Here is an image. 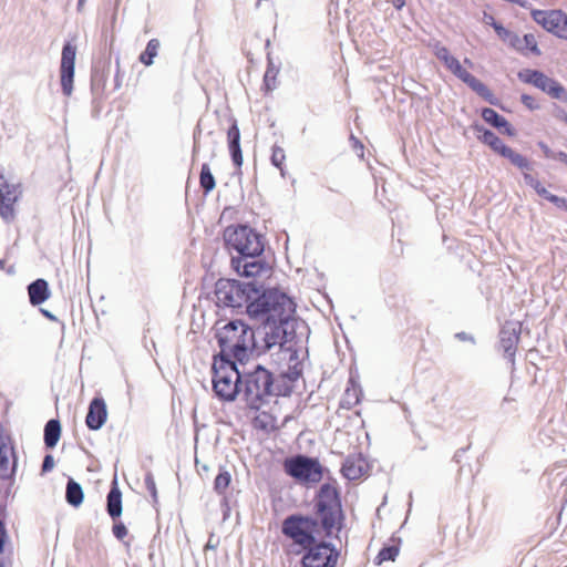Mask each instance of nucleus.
<instances>
[{"label": "nucleus", "mask_w": 567, "mask_h": 567, "mask_svg": "<svg viewBox=\"0 0 567 567\" xmlns=\"http://www.w3.org/2000/svg\"><path fill=\"white\" fill-rule=\"evenodd\" d=\"M295 312V303L275 287L261 288L250 293V354L260 355L277 344L286 342V326Z\"/></svg>", "instance_id": "obj_1"}, {"label": "nucleus", "mask_w": 567, "mask_h": 567, "mask_svg": "<svg viewBox=\"0 0 567 567\" xmlns=\"http://www.w3.org/2000/svg\"><path fill=\"white\" fill-rule=\"evenodd\" d=\"M564 122L567 123V114H566V117H565Z\"/></svg>", "instance_id": "obj_64"}, {"label": "nucleus", "mask_w": 567, "mask_h": 567, "mask_svg": "<svg viewBox=\"0 0 567 567\" xmlns=\"http://www.w3.org/2000/svg\"><path fill=\"white\" fill-rule=\"evenodd\" d=\"M284 471L300 484L315 485L323 478L324 467L318 458L297 454L284 461Z\"/></svg>", "instance_id": "obj_6"}, {"label": "nucleus", "mask_w": 567, "mask_h": 567, "mask_svg": "<svg viewBox=\"0 0 567 567\" xmlns=\"http://www.w3.org/2000/svg\"><path fill=\"white\" fill-rule=\"evenodd\" d=\"M523 45H524V53L523 54H526V51H529V52H532L535 55H539L540 54V50L538 48L536 37L533 33H526L523 37Z\"/></svg>", "instance_id": "obj_37"}, {"label": "nucleus", "mask_w": 567, "mask_h": 567, "mask_svg": "<svg viewBox=\"0 0 567 567\" xmlns=\"http://www.w3.org/2000/svg\"><path fill=\"white\" fill-rule=\"evenodd\" d=\"M29 301L32 306H40L50 298L49 284L43 278H38L28 285Z\"/></svg>", "instance_id": "obj_20"}, {"label": "nucleus", "mask_w": 567, "mask_h": 567, "mask_svg": "<svg viewBox=\"0 0 567 567\" xmlns=\"http://www.w3.org/2000/svg\"><path fill=\"white\" fill-rule=\"evenodd\" d=\"M61 436V423L58 419L49 420L44 425V445L47 449H54Z\"/></svg>", "instance_id": "obj_26"}, {"label": "nucleus", "mask_w": 567, "mask_h": 567, "mask_svg": "<svg viewBox=\"0 0 567 567\" xmlns=\"http://www.w3.org/2000/svg\"><path fill=\"white\" fill-rule=\"evenodd\" d=\"M482 117L483 120L492 125L493 127L499 130L502 133L513 136L515 134L514 128L512 125L507 122L505 117L499 115L495 110L485 107L482 110Z\"/></svg>", "instance_id": "obj_22"}, {"label": "nucleus", "mask_w": 567, "mask_h": 567, "mask_svg": "<svg viewBox=\"0 0 567 567\" xmlns=\"http://www.w3.org/2000/svg\"><path fill=\"white\" fill-rule=\"evenodd\" d=\"M54 467V457L51 454H47L43 457L41 471L42 473L51 472Z\"/></svg>", "instance_id": "obj_46"}, {"label": "nucleus", "mask_w": 567, "mask_h": 567, "mask_svg": "<svg viewBox=\"0 0 567 567\" xmlns=\"http://www.w3.org/2000/svg\"><path fill=\"white\" fill-rule=\"evenodd\" d=\"M237 360L213 359V389L224 401H234L239 392L248 401V373L238 369Z\"/></svg>", "instance_id": "obj_2"}, {"label": "nucleus", "mask_w": 567, "mask_h": 567, "mask_svg": "<svg viewBox=\"0 0 567 567\" xmlns=\"http://www.w3.org/2000/svg\"><path fill=\"white\" fill-rule=\"evenodd\" d=\"M274 379L271 373L257 365L254 371L250 372V409H259V403L265 396H268L272 392Z\"/></svg>", "instance_id": "obj_11"}, {"label": "nucleus", "mask_w": 567, "mask_h": 567, "mask_svg": "<svg viewBox=\"0 0 567 567\" xmlns=\"http://www.w3.org/2000/svg\"><path fill=\"white\" fill-rule=\"evenodd\" d=\"M144 483H145L146 489L150 492V494L153 498V502L157 503L156 484H155L153 473L151 471L146 472L145 477H144Z\"/></svg>", "instance_id": "obj_39"}, {"label": "nucleus", "mask_w": 567, "mask_h": 567, "mask_svg": "<svg viewBox=\"0 0 567 567\" xmlns=\"http://www.w3.org/2000/svg\"><path fill=\"white\" fill-rule=\"evenodd\" d=\"M225 250L230 256V267L248 278V224H230L223 230Z\"/></svg>", "instance_id": "obj_4"}, {"label": "nucleus", "mask_w": 567, "mask_h": 567, "mask_svg": "<svg viewBox=\"0 0 567 567\" xmlns=\"http://www.w3.org/2000/svg\"><path fill=\"white\" fill-rule=\"evenodd\" d=\"M360 401L358 390L347 388L344 395L341 400V406L346 409H351L353 405L358 404Z\"/></svg>", "instance_id": "obj_36"}, {"label": "nucleus", "mask_w": 567, "mask_h": 567, "mask_svg": "<svg viewBox=\"0 0 567 567\" xmlns=\"http://www.w3.org/2000/svg\"><path fill=\"white\" fill-rule=\"evenodd\" d=\"M240 218V210L235 206H226L219 217V224L225 221H237Z\"/></svg>", "instance_id": "obj_38"}, {"label": "nucleus", "mask_w": 567, "mask_h": 567, "mask_svg": "<svg viewBox=\"0 0 567 567\" xmlns=\"http://www.w3.org/2000/svg\"><path fill=\"white\" fill-rule=\"evenodd\" d=\"M41 311H42V313H43L47 318H49L50 320H53V321H54V320H56L55 316H53L50 311L44 310V309H42Z\"/></svg>", "instance_id": "obj_58"}, {"label": "nucleus", "mask_w": 567, "mask_h": 567, "mask_svg": "<svg viewBox=\"0 0 567 567\" xmlns=\"http://www.w3.org/2000/svg\"><path fill=\"white\" fill-rule=\"evenodd\" d=\"M464 63H466V64H468V65H471V66H472V62H471V60H468V59H465V60H464Z\"/></svg>", "instance_id": "obj_61"}, {"label": "nucleus", "mask_w": 567, "mask_h": 567, "mask_svg": "<svg viewBox=\"0 0 567 567\" xmlns=\"http://www.w3.org/2000/svg\"><path fill=\"white\" fill-rule=\"evenodd\" d=\"M8 542V533L4 518L0 519V567H8L9 559L4 555V545Z\"/></svg>", "instance_id": "obj_32"}, {"label": "nucleus", "mask_w": 567, "mask_h": 567, "mask_svg": "<svg viewBox=\"0 0 567 567\" xmlns=\"http://www.w3.org/2000/svg\"><path fill=\"white\" fill-rule=\"evenodd\" d=\"M159 45L161 44L157 39H151L147 42L144 52L140 55V61L146 66L152 65L154 62V58L157 55Z\"/></svg>", "instance_id": "obj_30"}, {"label": "nucleus", "mask_w": 567, "mask_h": 567, "mask_svg": "<svg viewBox=\"0 0 567 567\" xmlns=\"http://www.w3.org/2000/svg\"><path fill=\"white\" fill-rule=\"evenodd\" d=\"M444 65L457 79L471 87L476 94L485 99L491 104H495V97L491 90L483 82L466 71L455 56L452 55V58L446 61Z\"/></svg>", "instance_id": "obj_14"}, {"label": "nucleus", "mask_w": 567, "mask_h": 567, "mask_svg": "<svg viewBox=\"0 0 567 567\" xmlns=\"http://www.w3.org/2000/svg\"><path fill=\"white\" fill-rule=\"evenodd\" d=\"M338 550L328 543L313 544L302 556V567H336Z\"/></svg>", "instance_id": "obj_10"}, {"label": "nucleus", "mask_w": 567, "mask_h": 567, "mask_svg": "<svg viewBox=\"0 0 567 567\" xmlns=\"http://www.w3.org/2000/svg\"><path fill=\"white\" fill-rule=\"evenodd\" d=\"M76 47L71 42H65L62 48L60 64V81L62 93L70 96L73 91L74 68H75Z\"/></svg>", "instance_id": "obj_15"}, {"label": "nucleus", "mask_w": 567, "mask_h": 567, "mask_svg": "<svg viewBox=\"0 0 567 567\" xmlns=\"http://www.w3.org/2000/svg\"><path fill=\"white\" fill-rule=\"evenodd\" d=\"M199 133H200V122L197 124V127L194 132V152L197 151V137H198Z\"/></svg>", "instance_id": "obj_54"}, {"label": "nucleus", "mask_w": 567, "mask_h": 567, "mask_svg": "<svg viewBox=\"0 0 567 567\" xmlns=\"http://www.w3.org/2000/svg\"><path fill=\"white\" fill-rule=\"evenodd\" d=\"M473 127L474 131L478 133L477 138L501 155L506 147L503 141L494 132L484 128L482 125L475 124Z\"/></svg>", "instance_id": "obj_24"}, {"label": "nucleus", "mask_w": 567, "mask_h": 567, "mask_svg": "<svg viewBox=\"0 0 567 567\" xmlns=\"http://www.w3.org/2000/svg\"><path fill=\"white\" fill-rule=\"evenodd\" d=\"M342 474L348 480H358L365 472V462L360 457L349 456L342 464Z\"/></svg>", "instance_id": "obj_23"}, {"label": "nucleus", "mask_w": 567, "mask_h": 567, "mask_svg": "<svg viewBox=\"0 0 567 567\" xmlns=\"http://www.w3.org/2000/svg\"><path fill=\"white\" fill-rule=\"evenodd\" d=\"M199 184L204 190V194L206 195L210 193L216 186L215 177L210 171L209 165L206 163L203 164L200 168Z\"/></svg>", "instance_id": "obj_28"}, {"label": "nucleus", "mask_w": 567, "mask_h": 567, "mask_svg": "<svg viewBox=\"0 0 567 567\" xmlns=\"http://www.w3.org/2000/svg\"><path fill=\"white\" fill-rule=\"evenodd\" d=\"M227 140H228V150L231 157V161L234 165L236 166L237 171L234 173V177H237L238 181H241L243 172H241V165L244 162L243 158V152L240 147V132L238 128V125L236 121L231 123L227 131Z\"/></svg>", "instance_id": "obj_18"}, {"label": "nucleus", "mask_w": 567, "mask_h": 567, "mask_svg": "<svg viewBox=\"0 0 567 567\" xmlns=\"http://www.w3.org/2000/svg\"><path fill=\"white\" fill-rule=\"evenodd\" d=\"M506 43L516 51L524 53L523 38H519L517 33L513 32Z\"/></svg>", "instance_id": "obj_41"}, {"label": "nucleus", "mask_w": 567, "mask_h": 567, "mask_svg": "<svg viewBox=\"0 0 567 567\" xmlns=\"http://www.w3.org/2000/svg\"><path fill=\"white\" fill-rule=\"evenodd\" d=\"M6 264H7L6 259H0V269L4 270L9 275H13L16 272L14 266L11 265L8 268H6Z\"/></svg>", "instance_id": "obj_51"}, {"label": "nucleus", "mask_w": 567, "mask_h": 567, "mask_svg": "<svg viewBox=\"0 0 567 567\" xmlns=\"http://www.w3.org/2000/svg\"><path fill=\"white\" fill-rule=\"evenodd\" d=\"M489 19L492 20L491 27L495 30L497 35L506 43L509 37L512 35L513 31L497 23L492 16H489Z\"/></svg>", "instance_id": "obj_40"}, {"label": "nucleus", "mask_w": 567, "mask_h": 567, "mask_svg": "<svg viewBox=\"0 0 567 567\" xmlns=\"http://www.w3.org/2000/svg\"><path fill=\"white\" fill-rule=\"evenodd\" d=\"M315 526L316 520L312 518L289 516L284 522L282 532L286 536L290 537L296 544L307 549L313 544H316V538L312 535V529Z\"/></svg>", "instance_id": "obj_8"}, {"label": "nucleus", "mask_w": 567, "mask_h": 567, "mask_svg": "<svg viewBox=\"0 0 567 567\" xmlns=\"http://www.w3.org/2000/svg\"><path fill=\"white\" fill-rule=\"evenodd\" d=\"M509 401H511V399H509V398H507V396H505V398L503 399V403H505V402H509Z\"/></svg>", "instance_id": "obj_62"}, {"label": "nucleus", "mask_w": 567, "mask_h": 567, "mask_svg": "<svg viewBox=\"0 0 567 567\" xmlns=\"http://www.w3.org/2000/svg\"><path fill=\"white\" fill-rule=\"evenodd\" d=\"M316 509L327 536H331L333 530L339 532L341 529L343 515L336 486L329 483L321 485L316 496Z\"/></svg>", "instance_id": "obj_5"}, {"label": "nucleus", "mask_w": 567, "mask_h": 567, "mask_svg": "<svg viewBox=\"0 0 567 567\" xmlns=\"http://www.w3.org/2000/svg\"><path fill=\"white\" fill-rule=\"evenodd\" d=\"M216 305L243 309L248 313V284L237 279L220 278L215 284Z\"/></svg>", "instance_id": "obj_7"}, {"label": "nucleus", "mask_w": 567, "mask_h": 567, "mask_svg": "<svg viewBox=\"0 0 567 567\" xmlns=\"http://www.w3.org/2000/svg\"><path fill=\"white\" fill-rule=\"evenodd\" d=\"M501 156L507 158L513 165L517 166L520 169H530V164L526 157L516 153L511 147L506 145V147L501 153Z\"/></svg>", "instance_id": "obj_29"}, {"label": "nucleus", "mask_w": 567, "mask_h": 567, "mask_svg": "<svg viewBox=\"0 0 567 567\" xmlns=\"http://www.w3.org/2000/svg\"><path fill=\"white\" fill-rule=\"evenodd\" d=\"M112 532L113 535L120 540H122L128 533L126 526L122 522L115 523L113 525Z\"/></svg>", "instance_id": "obj_44"}, {"label": "nucleus", "mask_w": 567, "mask_h": 567, "mask_svg": "<svg viewBox=\"0 0 567 567\" xmlns=\"http://www.w3.org/2000/svg\"><path fill=\"white\" fill-rule=\"evenodd\" d=\"M254 426L257 427V429H266V424L265 422L260 419V416H256L254 419V422H252Z\"/></svg>", "instance_id": "obj_53"}, {"label": "nucleus", "mask_w": 567, "mask_h": 567, "mask_svg": "<svg viewBox=\"0 0 567 567\" xmlns=\"http://www.w3.org/2000/svg\"><path fill=\"white\" fill-rule=\"evenodd\" d=\"M274 272L272 257L250 259V293L259 292L261 288L270 287L268 281Z\"/></svg>", "instance_id": "obj_16"}, {"label": "nucleus", "mask_w": 567, "mask_h": 567, "mask_svg": "<svg viewBox=\"0 0 567 567\" xmlns=\"http://www.w3.org/2000/svg\"><path fill=\"white\" fill-rule=\"evenodd\" d=\"M84 499L82 486L73 478H69L65 488V501L73 507H79Z\"/></svg>", "instance_id": "obj_27"}, {"label": "nucleus", "mask_w": 567, "mask_h": 567, "mask_svg": "<svg viewBox=\"0 0 567 567\" xmlns=\"http://www.w3.org/2000/svg\"><path fill=\"white\" fill-rule=\"evenodd\" d=\"M78 6H83V0H79Z\"/></svg>", "instance_id": "obj_63"}, {"label": "nucleus", "mask_w": 567, "mask_h": 567, "mask_svg": "<svg viewBox=\"0 0 567 567\" xmlns=\"http://www.w3.org/2000/svg\"><path fill=\"white\" fill-rule=\"evenodd\" d=\"M533 20L546 31L567 40V14L561 10H533Z\"/></svg>", "instance_id": "obj_12"}, {"label": "nucleus", "mask_w": 567, "mask_h": 567, "mask_svg": "<svg viewBox=\"0 0 567 567\" xmlns=\"http://www.w3.org/2000/svg\"><path fill=\"white\" fill-rule=\"evenodd\" d=\"M520 101L529 110H537L539 107V105L537 104L536 100L528 95V94H523L520 96Z\"/></svg>", "instance_id": "obj_47"}, {"label": "nucleus", "mask_w": 567, "mask_h": 567, "mask_svg": "<svg viewBox=\"0 0 567 567\" xmlns=\"http://www.w3.org/2000/svg\"><path fill=\"white\" fill-rule=\"evenodd\" d=\"M556 159L560 161L561 163H564L565 165H567V153L565 152H557V157Z\"/></svg>", "instance_id": "obj_56"}, {"label": "nucleus", "mask_w": 567, "mask_h": 567, "mask_svg": "<svg viewBox=\"0 0 567 567\" xmlns=\"http://www.w3.org/2000/svg\"><path fill=\"white\" fill-rule=\"evenodd\" d=\"M284 159H285V152H284V150H282V148H279V147H275V148L272 150V155H271V162H272V164H274L276 167L280 168V166H281V164H282Z\"/></svg>", "instance_id": "obj_43"}, {"label": "nucleus", "mask_w": 567, "mask_h": 567, "mask_svg": "<svg viewBox=\"0 0 567 567\" xmlns=\"http://www.w3.org/2000/svg\"><path fill=\"white\" fill-rule=\"evenodd\" d=\"M398 555L399 548L396 546H386L379 551L375 561L378 565L382 564L383 561H393Z\"/></svg>", "instance_id": "obj_34"}, {"label": "nucleus", "mask_w": 567, "mask_h": 567, "mask_svg": "<svg viewBox=\"0 0 567 567\" xmlns=\"http://www.w3.org/2000/svg\"><path fill=\"white\" fill-rule=\"evenodd\" d=\"M547 200L553 203L556 207L567 212V199L566 198L558 197L550 193V195L547 196Z\"/></svg>", "instance_id": "obj_45"}, {"label": "nucleus", "mask_w": 567, "mask_h": 567, "mask_svg": "<svg viewBox=\"0 0 567 567\" xmlns=\"http://www.w3.org/2000/svg\"><path fill=\"white\" fill-rule=\"evenodd\" d=\"M264 85L267 91H272L276 87V72L267 70L264 76Z\"/></svg>", "instance_id": "obj_42"}, {"label": "nucleus", "mask_w": 567, "mask_h": 567, "mask_svg": "<svg viewBox=\"0 0 567 567\" xmlns=\"http://www.w3.org/2000/svg\"><path fill=\"white\" fill-rule=\"evenodd\" d=\"M219 545V537L215 536L214 534H210L209 537H208V540L205 545V550H208V549H216Z\"/></svg>", "instance_id": "obj_48"}, {"label": "nucleus", "mask_w": 567, "mask_h": 567, "mask_svg": "<svg viewBox=\"0 0 567 567\" xmlns=\"http://www.w3.org/2000/svg\"><path fill=\"white\" fill-rule=\"evenodd\" d=\"M538 146L542 148V151L544 152V155L547 157V158H554L556 159L557 157V152H554L551 151L545 143L543 142H539L538 143Z\"/></svg>", "instance_id": "obj_49"}, {"label": "nucleus", "mask_w": 567, "mask_h": 567, "mask_svg": "<svg viewBox=\"0 0 567 567\" xmlns=\"http://www.w3.org/2000/svg\"><path fill=\"white\" fill-rule=\"evenodd\" d=\"M91 89L94 96L97 95V91L100 90V80H97L96 75H92L91 80ZM96 97H94L93 102H95Z\"/></svg>", "instance_id": "obj_50"}, {"label": "nucleus", "mask_w": 567, "mask_h": 567, "mask_svg": "<svg viewBox=\"0 0 567 567\" xmlns=\"http://www.w3.org/2000/svg\"><path fill=\"white\" fill-rule=\"evenodd\" d=\"M107 410L103 398H94L89 404L85 424L91 431H99L106 422Z\"/></svg>", "instance_id": "obj_19"}, {"label": "nucleus", "mask_w": 567, "mask_h": 567, "mask_svg": "<svg viewBox=\"0 0 567 567\" xmlns=\"http://www.w3.org/2000/svg\"><path fill=\"white\" fill-rule=\"evenodd\" d=\"M267 240L265 236L250 227V259L262 256L272 257L270 250L266 254Z\"/></svg>", "instance_id": "obj_25"}, {"label": "nucleus", "mask_w": 567, "mask_h": 567, "mask_svg": "<svg viewBox=\"0 0 567 567\" xmlns=\"http://www.w3.org/2000/svg\"><path fill=\"white\" fill-rule=\"evenodd\" d=\"M518 79L528 83L548 94L550 97L567 102L566 89L556 80L547 76L545 73L525 69L518 72Z\"/></svg>", "instance_id": "obj_9"}, {"label": "nucleus", "mask_w": 567, "mask_h": 567, "mask_svg": "<svg viewBox=\"0 0 567 567\" xmlns=\"http://www.w3.org/2000/svg\"><path fill=\"white\" fill-rule=\"evenodd\" d=\"M106 512L115 520L122 515V492L118 488L117 480L114 478L106 496Z\"/></svg>", "instance_id": "obj_21"}, {"label": "nucleus", "mask_w": 567, "mask_h": 567, "mask_svg": "<svg viewBox=\"0 0 567 567\" xmlns=\"http://www.w3.org/2000/svg\"><path fill=\"white\" fill-rule=\"evenodd\" d=\"M457 337H458L460 339H462V340H467V339H470V338L466 336V333H465V332L457 333Z\"/></svg>", "instance_id": "obj_59"}, {"label": "nucleus", "mask_w": 567, "mask_h": 567, "mask_svg": "<svg viewBox=\"0 0 567 567\" xmlns=\"http://www.w3.org/2000/svg\"><path fill=\"white\" fill-rule=\"evenodd\" d=\"M393 7L401 10L405 6V0H391Z\"/></svg>", "instance_id": "obj_55"}, {"label": "nucleus", "mask_w": 567, "mask_h": 567, "mask_svg": "<svg viewBox=\"0 0 567 567\" xmlns=\"http://www.w3.org/2000/svg\"><path fill=\"white\" fill-rule=\"evenodd\" d=\"M524 181L525 183L530 186L532 188L535 189V192L543 198L547 199V196L550 195V193L544 187L542 186V184L539 183V181L537 178H535L533 175H530L529 173H524Z\"/></svg>", "instance_id": "obj_33"}, {"label": "nucleus", "mask_w": 567, "mask_h": 567, "mask_svg": "<svg viewBox=\"0 0 567 567\" xmlns=\"http://www.w3.org/2000/svg\"><path fill=\"white\" fill-rule=\"evenodd\" d=\"M566 115H567V112L564 109L558 107V106L555 109L554 116L557 120L564 121Z\"/></svg>", "instance_id": "obj_52"}, {"label": "nucleus", "mask_w": 567, "mask_h": 567, "mask_svg": "<svg viewBox=\"0 0 567 567\" xmlns=\"http://www.w3.org/2000/svg\"><path fill=\"white\" fill-rule=\"evenodd\" d=\"M231 482V475L230 472L226 468H220L218 475L215 477L214 481V489L218 494H223L226 488L229 486Z\"/></svg>", "instance_id": "obj_31"}, {"label": "nucleus", "mask_w": 567, "mask_h": 567, "mask_svg": "<svg viewBox=\"0 0 567 567\" xmlns=\"http://www.w3.org/2000/svg\"><path fill=\"white\" fill-rule=\"evenodd\" d=\"M247 332L248 323L241 319L230 320L217 329L215 338L220 351L213 359L237 360L243 365L248 362V346L245 338Z\"/></svg>", "instance_id": "obj_3"}, {"label": "nucleus", "mask_w": 567, "mask_h": 567, "mask_svg": "<svg viewBox=\"0 0 567 567\" xmlns=\"http://www.w3.org/2000/svg\"><path fill=\"white\" fill-rule=\"evenodd\" d=\"M359 146L360 151L362 152L363 151V145L355 140V147Z\"/></svg>", "instance_id": "obj_60"}, {"label": "nucleus", "mask_w": 567, "mask_h": 567, "mask_svg": "<svg viewBox=\"0 0 567 567\" xmlns=\"http://www.w3.org/2000/svg\"><path fill=\"white\" fill-rule=\"evenodd\" d=\"M511 3H515V4H518L522 8H526L527 4H528V1L526 0H517V1H509Z\"/></svg>", "instance_id": "obj_57"}, {"label": "nucleus", "mask_w": 567, "mask_h": 567, "mask_svg": "<svg viewBox=\"0 0 567 567\" xmlns=\"http://www.w3.org/2000/svg\"><path fill=\"white\" fill-rule=\"evenodd\" d=\"M520 324L518 322H506L499 332V343L506 358L514 362L517 343L519 341Z\"/></svg>", "instance_id": "obj_17"}, {"label": "nucleus", "mask_w": 567, "mask_h": 567, "mask_svg": "<svg viewBox=\"0 0 567 567\" xmlns=\"http://www.w3.org/2000/svg\"><path fill=\"white\" fill-rule=\"evenodd\" d=\"M22 192L20 184L9 183L0 167V216L6 221L16 217L14 204L19 200Z\"/></svg>", "instance_id": "obj_13"}, {"label": "nucleus", "mask_w": 567, "mask_h": 567, "mask_svg": "<svg viewBox=\"0 0 567 567\" xmlns=\"http://www.w3.org/2000/svg\"><path fill=\"white\" fill-rule=\"evenodd\" d=\"M429 45L432 49L433 54L443 63H445L452 58V54L450 53L449 49L444 47L441 42L434 41L431 42Z\"/></svg>", "instance_id": "obj_35"}]
</instances>
